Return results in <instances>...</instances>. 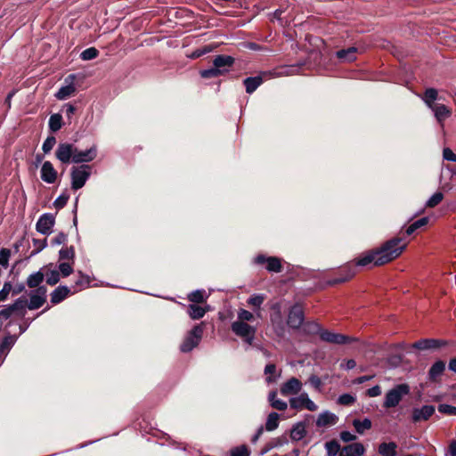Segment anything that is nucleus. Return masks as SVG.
<instances>
[{
	"instance_id": "nucleus-57",
	"label": "nucleus",
	"mask_w": 456,
	"mask_h": 456,
	"mask_svg": "<svg viewBox=\"0 0 456 456\" xmlns=\"http://www.w3.org/2000/svg\"><path fill=\"white\" fill-rule=\"evenodd\" d=\"M438 411L444 414L456 415V407L450 404H440L438 406Z\"/></svg>"
},
{
	"instance_id": "nucleus-49",
	"label": "nucleus",
	"mask_w": 456,
	"mask_h": 456,
	"mask_svg": "<svg viewBox=\"0 0 456 456\" xmlns=\"http://www.w3.org/2000/svg\"><path fill=\"white\" fill-rule=\"evenodd\" d=\"M11 250L8 248H2L0 250V265L4 268L8 267Z\"/></svg>"
},
{
	"instance_id": "nucleus-51",
	"label": "nucleus",
	"mask_w": 456,
	"mask_h": 456,
	"mask_svg": "<svg viewBox=\"0 0 456 456\" xmlns=\"http://www.w3.org/2000/svg\"><path fill=\"white\" fill-rule=\"evenodd\" d=\"M56 143V139L54 136H48L45 142H43V145H42V150L45 153H49L53 146L55 145Z\"/></svg>"
},
{
	"instance_id": "nucleus-14",
	"label": "nucleus",
	"mask_w": 456,
	"mask_h": 456,
	"mask_svg": "<svg viewBox=\"0 0 456 456\" xmlns=\"http://www.w3.org/2000/svg\"><path fill=\"white\" fill-rule=\"evenodd\" d=\"M447 344V341L442 339L425 338L416 341L411 346L418 350H428L439 348Z\"/></svg>"
},
{
	"instance_id": "nucleus-13",
	"label": "nucleus",
	"mask_w": 456,
	"mask_h": 456,
	"mask_svg": "<svg viewBox=\"0 0 456 456\" xmlns=\"http://www.w3.org/2000/svg\"><path fill=\"white\" fill-rule=\"evenodd\" d=\"M75 78V74H70L68 76V77L65 79L66 85L62 86L55 94V97L58 100H66L76 92V87L74 85Z\"/></svg>"
},
{
	"instance_id": "nucleus-53",
	"label": "nucleus",
	"mask_w": 456,
	"mask_h": 456,
	"mask_svg": "<svg viewBox=\"0 0 456 456\" xmlns=\"http://www.w3.org/2000/svg\"><path fill=\"white\" fill-rule=\"evenodd\" d=\"M60 281V273L57 270H52L46 273V282L49 285H55Z\"/></svg>"
},
{
	"instance_id": "nucleus-15",
	"label": "nucleus",
	"mask_w": 456,
	"mask_h": 456,
	"mask_svg": "<svg viewBox=\"0 0 456 456\" xmlns=\"http://www.w3.org/2000/svg\"><path fill=\"white\" fill-rule=\"evenodd\" d=\"M97 149L95 146H92L90 149L86 151H79L76 147V152L74 154V158L72 159V162L76 164L90 162L96 158Z\"/></svg>"
},
{
	"instance_id": "nucleus-60",
	"label": "nucleus",
	"mask_w": 456,
	"mask_h": 456,
	"mask_svg": "<svg viewBox=\"0 0 456 456\" xmlns=\"http://www.w3.org/2000/svg\"><path fill=\"white\" fill-rule=\"evenodd\" d=\"M443 158L445 160L456 162V154L450 148L444 149Z\"/></svg>"
},
{
	"instance_id": "nucleus-9",
	"label": "nucleus",
	"mask_w": 456,
	"mask_h": 456,
	"mask_svg": "<svg viewBox=\"0 0 456 456\" xmlns=\"http://www.w3.org/2000/svg\"><path fill=\"white\" fill-rule=\"evenodd\" d=\"M75 152L76 147L72 143L62 142L58 145L55 156L61 163L68 164L72 162Z\"/></svg>"
},
{
	"instance_id": "nucleus-48",
	"label": "nucleus",
	"mask_w": 456,
	"mask_h": 456,
	"mask_svg": "<svg viewBox=\"0 0 456 456\" xmlns=\"http://www.w3.org/2000/svg\"><path fill=\"white\" fill-rule=\"evenodd\" d=\"M69 199V195L67 193L61 194L54 201L53 206L57 209L64 208Z\"/></svg>"
},
{
	"instance_id": "nucleus-21",
	"label": "nucleus",
	"mask_w": 456,
	"mask_h": 456,
	"mask_svg": "<svg viewBox=\"0 0 456 456\" xmlns=\"http://www.w3.org/2000/svg\"><path fill=\"white\" fill-rule=\"evenodd\" d=\"M435 412V407L433 405H424L421 408H415L412 411V420L413 422H419L421 420L428 419Z\"/></svg>"
},
{
	"instance_id": "nucleus-6",
	"label": "nucleus",
	"mask_w": 456,
	"mask_h": 456,
	"mask_svg": "<svg viewBox=\"0 0 456 456\" xmlns=\"http://www.w3.org/2000/svg\"><path fill=\"white\" fill-rule=\"evenodd\" d=\"M47 289L45 286L38 287L29 293V301L27 300L28 309L37 310L46 301Z\"/></svg>"
},
{
	"instance_id": "nucleus-10",
	"label": "nucleus",
	"mask_w": 456,
	"mask_h": 456,
	"mask_svg": "<svg viewBox=\"0 0 456 456\" xmlns=\"http://www.w3.org/2000/svg\"><path fill=\"white\" fill-rule=\"evenodd\" d=\"M235 62V59L231 55H216L213 60V65L220 70V76L228 73Z\"/></svg>"
},
{
	"instance_id": "nucleus-3",
	"label": "nucleus",
	"mask_w": 456,
	"mask_h": 456,
	"mask_svg": "<svg viewBox=\"0 0 456 456\" xmlns=\"http://www.w3.org/2000/svg\"><path fill=\"white\" fill-rule=\"evenodd\" d=\"M91 175V167L88 165H81L71 168V188L74 191L79 190L86 184Z\"/></svg>"
},
{
	"instance_id": "nucleus-28",
	"label": "nucleus",
	"mask_w": 456,
	"mask_h": 456,
	"mask_svg": "<svg viewBox=\"0 0 456 456\" xmlns=\"http://www.w3.org/2000/svg\"><path fill=\"white\" fill-rule=\"evenodd\" d=\"M306 434L305 425L303 422L296 423L290 431V438L293 441H300L302 440Z\"/></svg>"
},
{
	"instance_id": "nucleus-55",
	"label": "nucleus",
	"mask_w": 456,
	"mask_h": 456,
	"mask_svg": "<svg viewBox=\"0 0 456 456\" xmlns=\"http://www.w3.org/2000/svg\"><path fill=\"white\" fill-rule=\"evenodd\" d=\"M68 240V236L64 232H59L55 237H53L51 240V244L53 246H58L61 244H65Z\"/></svg>"
},
{
	"instance_id": "nucleus-7",
	"label": "nucleus",
	"mask_w": 456,
	"mask_h": 456,
	"mask_svg": "<svg viewBox=\"0 0 456 456\" xmlns=\"http://www.w3.org/2000/svg\"><path fill=\"white\" fill-rule=\"evenodd\" d=\"M289 405L292 409L301 411L306 409L311 411L317 410V405L309 398L306 393H301L297 397H291L289 399Z\"/></svg>"
},
{
	"instance_id": "nucleus-16",
	"label": "nucleus",
	"mask_w": 456,
	"mask_h": 456,
	"mask_svg": "<svg viewBox=\"0 0 456 456\" xmlns=\"http://www.w3.org/2000/svg\"><path fill=\"white\" fill-rule=\"evenodd\" d=\"M320 338L322 340L332 344L337 345H343L349 343L351 341V338L347 336L338 334V333H333L329 330H321L320 332Z\"/></svg>"
},
{
	"instance_id": "nucleus-43",
	"label": "nucleus",
	"mask_w": 456,
	"mask_h": 456,
	"mask_svg": "<svg viewBox=\"0 0 456 456\" xmlns=\"http://www.w3.org/2000/svg\"><path fill=\"white\" fill-rule=\"evenodd\" d=\"M200 75L202 78L205 79L214 78L220 77V70L216 69L213 65V67L209 69L200 70Z\"/></svg>"
},
{
	"instance_id": "nucleus-26",
	"label": "nucleus",
	"mask_w": 456,
	"mask_h": 456,
	"mask_svg": "<svg viewBox=\"0 0 456 456\" xmlns=\"http://www.w3.org/2000/svg\"><path fill=\"white\" fill-rule=\"evenodd\" d=\"M12 313L20 317H24L27 312V299L23 297L17 298L12 304L9 305Z\"/></svg>"
},
{
	"instance_id": "nucleus-12",
	"label": "nucleus",
	"mask_w": 456,
	"mask_h": 456,
	"mask_svg": "<svg viewBox=\"0 0 456 456\" xmlns=\"http://www.w3.org/2000/svg\"><path fill=\"white\" fill-rule=\"evenodd\" d=\"M304 319V312L301 306L295 305L289 312L287 323L291 329H298L302 325Z\"/></svg>"
},
{
	"instance_id": "nucleus-5",
	"label": "nucleus",
	"mask_w": 456,
	"mask_h": 456,
	"mask_svg": "<svg viewBox=\"0 0 456 456\" xmlns=\"http://www.w3.org/2000/svg\"><path fill=\"white\" fill-rule=\"evenodd\" d=\"M203 335V328L201 324L195 325L187 334L183 342L180 346V349L183 353L191 352L196 347L201 340Z\"/></svg>"
},
{
	"instance_id": "nucleus-1",
	"label": "nucleus",
	"mask_w": 456,
	"mask_h": 456,
	"mask_svg": "<svg viewBox=\"0 0 456 456\" xmlns=\"http://www.w3.org/2000/svg\"><path fill=\"white\" fill-rule=\"evenodd\" d=\"M407 244L403 243L401 238H394L385 242L379 249L367 253L360 257L356 265L365 266L370 264L373 265H383L397 258L405 249Z\"/></svg>"
},
{
	"instance_id": "nucleus-25",
	"label": "nucleus",
	"mask_w": 456,
	"mask_h": 456,
	"mask_svg": "<svg viewBox=\"0 0 456 456\" xmlns=\"http://www.w3.org/2000/svg\"><path fill=\"white\" fill-rule=\"evenodd\" d=\"M338 421V417L330 411H324L321 413L316 420V425L318 427H327L335 425Z\"/></svg>"
},
{
	"instance_id": "nucleus-44",
	"label": "nucleus",
	"mask_w": 456,
	"mask_h": 456,
	"mask_svg": "<svg viewBox=\"0 0 456 456\" xmlns=\"http://www.w3.org/2000/svg\"><path fill=\"white\" fill-rule=\"evenodd\" d=\"M253 320L254 314L251 312L242 308L238 311L236 322H251Z\"/></svg>"
},
{
	"instance_id": "nucleus-18",
	"label": "nucleus",
	"mask_w": 456,
	"mask_h": 456,
	"mask_svg": "<svg viewBox=\"0 0 456 456\" xmlns=\"http://www.w3.org/2000/svg\"><path fill=\"white\" fill-rule=\"evenodd\" d=\"M430 110L433 111L434 113V116L436 119V121L439 123L442 130H444V120L446 118H448L451 114H452V111L451 110L446 107L444 104H436L435 106H433L432 108H430Z\"/></svg>"
},
{
	"instance_id": "nucleus-8",
	"label": "nucleus",
	"mask_w": 456,
	"mask_h": 456,
	"mask_svg": "<svg viewBox=\"0 0 456 456\" xmlns=\"http://www.w3.org/2000/svg\"><path fill=\"white\" fill-rule=\"evenodd\" d=\"M55 224V217L53 214L45 213L41 215L36 224L37 231L44 235H49L53 232Z\"/></svg>"
},
{
	"instance_id": "nucleus-59",
	"label": "nucleus",
	"mask_w": 456,
	"mask_h": 456,
	"mask_svg": "<svg viewBox=\"0 0 456 456\" xmlns=\"http://www.w3.org/2000/svg\"><path fill=\"white\" fill-rule=\"evenodd\" d=\"M346 273L344 277H341V278L334 280L333 281H330V284L345 282V281H348L349 279H351L355 274V272L350 268H346Z\"/></svg>"
},
{
	"instance_id": "nucleus-30",
	"label": "nucleus",
	"mask_w": 456,
	"mask_h": 456,
	"mask_svg": "<svg viewBox=\"0 0 456 456\" xmlns=\"http://www.w3.org/2000/svg\"><path fill=\"white\" fill-rule=\"evenodd\" d=\"M397 444L395 442L381 443L379 445V453L381 456H396Z\"/></svg>"
},
{
	"instance_id": "nucleus-34",
	"label": "nucleus",
	"mask_w": 456,
	"mask_h": 456,
	"mask_svg": "<svg viewBox=\"0 0 456 456\" xmlns=\"http://www.w3.org/2000/svg\"><path fill=\"white\" fill-rule=\"evenodd\" d=\"M444 370H445V363L441 360L436 361L429 369V371H428L429 379L432 380L436 379L437 377L442 375V373L444 371Z\"/></svg>"
},
{
	"instance_id": "nucleus-61",
	"label": "nucleus",
	"mask_w": 456,
	"mask_h": 456,
	"mask_svg": "<svg viewBox=\"0 0 456 456\" xmlns=\"http://www.w3.org/2000/svg\"><path fill=\"white\" fill-rule=\"evenodd\" d=\"M340 438L342 441L349 443L354 441L356 439V436L349 431H342L340 433Z\"/></svg>"
},
{
	"instance_id": "nucleus-52",
	"label": "nucleus",
	"mask_w": 456,
	"mask_h": 456,
	"mask_svg": "<svg viewBox=\"0 0 456 456\" xmlns=\"http://www.w3.org/2000/svg\"><path fill=\"white\" fill-rule=\"evenodd\" d=\"M355 397L350 394H343L338 396V403L341 405H352L355 402Z\"/></svg>"
},
{
	"instance_id": "nucleus-22",
	"label": "nucleus",
	"mask_w": 456,
	"mask_h": 456,
	"mask_svg": "<svg viewBox=\"0 0 456 456\" xmlns=\"http://www.w3.org/2000/svg\"><path fill=\"white\" fill-rule=\"evenodd\" d=\"M275 308L277 309V312L275 313V314L271 316V322H272V325H273L275 334L278 337L282 338L285 334V326H284V323L282 321V316H281V314L280 311V306L279 305L273 306V309H275Z\"/></svg>"
},
{
	"instance_id": "nucleus-39",
	"label": "nucleus",
	"mask_w": 456,
	"mask_h": 456,
	"mask_svg": "<svg viewBox=\"0 0 456 456\" xmlns=\"http://www.w3.org/2000/svg\"><path fill=\"white\" fill-rule=\"evenodd\" d=\"M188 299L192 303H202L206 299V292L204 289H197L188 295Z\"/></svg>"
},
{
	"instance_id": "nucleus-31",
	"label": "nucleus",
	"mask_w": 456,
	"mask_h": 456,
	"mask_svg": "<svg viewBox=\"0 0 456 456\" xmlns=\"http://www.w3.org/2000/svg\"><path fill=\"white\" fill-rule=\"evenodd\" d=\"M208 310V308H204L195 304H191L188 305L187 313L192 320H199L205 315Z\"/></svg>"
},
{
	"instance_id": "nucleus-32",
	"label": "nucleus",
	"mask_w": 456,
	"mask_h": 456,
	"mask_svg": "<svg viewBox=\"0 0 456 456\" xmlns=\"http://www.w3.org/2000/svg\"><path fill=\"white\" fill-rule=\"evenodd\" d=\"M268 401L271 406L278 411H284L288 407V403L285 401L277 398V392L275 391L269 394Z\"/></svg>"
},
{
	"instance_id": "nucleus-38",
	"label": "nucleus",
	"mask_w": 456,
	"mask_h": 456,
	"mask_svg": "<svg viewBox=\"0 0 456 456\" xmlns=\"http://www.w3.org/2000/svg\"><path fill=\"white\" fill-rule=\"evenodd\" d=\"M353 425L359 434H362L365 430H368L371 428V421L367 418L362 420L354 419L353 421Z\"/></svg>"
},
{
	"instance_id": "nucleus-42",
	"label": "nucleus",
	"mask_w": 456,
	"mask_h": 456,
	"mask_svg": "<svg viewBox=\"0 0 456 456\" xmlns=\"http://www.w3.org/2000/svg\"><path fill=\"white\" fill-rule=\"evenodd\" d=\"M325 449L327 456H337L338 452L340 451V445L336 440H331L325 444Z\"/></svg>"
},
{
	"instance_id": "nucleus-45",
	"label": "nucleus",
	"mask_w": 456,
	"mask_h": 456,
	"mask_svg": "<svg viewBox=\"0 0 456 456\" xmlns=\"http://www.w3.org/2000/svg\"><path fill=\"white\" fill-rule=\"evenodd\" d=\"M98 54H99V52L96 48L90 47V48L84 50L81 53L80 57L84 61H90V60L96 58L98 56Z\"/></svg>"
},
{
	"instance_id": "nucleus-29",
	"label": "nucleus",
	"mask_w": 456,
	"mask_h": 456,
	"mask_svg": "<svg viewBox=\"0 0 456 456\" xmlns=\"http://www.w3.org/2000/svg\"><path fill=\"white\" fill-rule=\"evenodd\" d=\"M263 83V78L260 76L249 77L244 79L243 84L246 87L248 94H252Z\"/></svg>"
},
{
	"instance_id": "nucleus-19",
	"label": "nucleus",
	"mask_w": 456,
	"mask_h": 456,
	"mask_svg": "<svg viewBox=\"0 0 456 456\" xmlns=\"http://www.w3.org/2000/svg\"><path fill=\"white\" fill-rule=\"evenodd\" d=\"M302 388V383L297 378L287 380L281 387V394L284 396L297 394Z\"/></svg>"
},
{
	"instance_id": "nucleus-56",
	"label": "nucleus",
	"mask_w": 456,
	"mask_h": 456,
	"mask_svg": "<svg viewBox=\"0 0 456 456\" xmlns=\"http://www.w3.org/2000/svg\"><path fill=\"white\" fill-rule=\"evenodd\" d=\"M12 289L11 282H4L3 289L0 290V301H5Z\"/></svg>"
},
{
	"instance_id": "nucleus-4",
	"label": "nucleus",
	"mask_w": 456,
	"mask_h": 456,
	"mask_svg": "<svg viewBox=\"0 0 456 456\" xmlns=\"http://www.w3.org/2000/svg\"><path fill=\"white\" fill-rule=\"evenodd\" d=\"M231 330L236 336L241 338L248 346L253 344L256 332V327L251 326L247 322L234 321L231 325Z\"/></svg>"
},
{
	"instance_id": "nucleus-11",
	"label": "nucleus",
	"mask_w": 456,
	"mask_h": 456,
	"mask_svg": "<svg viewBox=\"0 0 456 456\" xmlns=\"http://www.w3.org/2000/svg\"><path fill=\"white\" fill-rule=\"evenodd\" d=\"M255 263L257 265L266 264V270L272 273H280L282 269L281 259L276 256L266 257L264 255H258L255 258Z\"/></svg>"
},
{
	"instance_id": "nucleus-58",
	"label": "nucleus",
	"mask_w": 456,
	"mask_h": 456,
	"mask_svg": "<svg viewBox=\"0 0 456 456\" xmlns=\"http://www.w3.org/2000/svg\"><path fill=\"white\" fill-rule=\"evenodd\" d=\"M308 382L311 384L313 387H314L316 390L321 391L322 382L321 379L316 375H311L308 379Z\"/></svg>"
},
{
	"instance_id": "nucleus-17",
	"label": "nucleus",
	"mask_w": 456,
	"mask_h": 456,
	"mask_svg": "<svg viewBox=\"0 0 456 456\" xmlns=\"http://www.w3.org/2000/svg\"><path fill=\"white\" fill-rule=\"evenodd\" d=\"M41 179L47 183H53L57 179V171L50 161H45L41 167Z\"/></svg>"
},
{
	"instance_id": "nucleus-35",
	"label": "nucleus",
	"mask_w": 456,
	"mask_h": 456,
	"mask_svg": "<svg viewBox=\"0 0 456 456\" xmlns=\"http://www.w3.org/2000/svg\"><path fill=\"white\" fill-rule=\"evenodd\" d=\"M357 49L355 47H349L347 49H342L337 52V57L345 61H352L355 60V53Z\"/></svg>"
},
{
	"instance_id": "nucleus-2",
	"label": "nucleus",
	"mask_w": 456,
	"mask_h": 456,
	"mask_svg": "<svg viewBox=\"0 0 456 456\" xmlns=\"http://www.w3.org/2000/svg\"><path fill=\"white\" fill-rule=\"evenodd\" d=\"M410 393V387L407 384H399L388 390L385 395L383 407L390 409L397 406L403 397Z\"/></svg>"
},
{
	"instance_id": "nucleus-24",
	"label": "nucleus",
	"mask_w": 456,
	"mask_h": 456,
	"mask_svg": "<svg viewBox=\"0 0 456 456\" xmlns=\"http://www.w3.org/2000/svg\"><path fill=\"white\" fill-rule=\"evenodd\" d=\"M70 293L67 286H59L51 293V303L53 305L63 301Z\"/></svg>"
},
{
	"instance_id": "nucleus-46",
	"label": "nucleus",
	"mask_w": 456,
	"mask_h": 456,
	"mask_svg": "<svg viewBox=\"0 0 456 456\" xmlns=\"http://www.w3.org/2000/svg\"><path fill=\"white\" fill-rule=\"evenodd\" d=\"M444 199V194L440 191L434 193L427 201L428 208H434L437 206Z\"/></svg>"
},
{
	"instance_id": "nucleus-63",
	"label": "nucleus",
	"mask_w": 456,
	"mask_h": 456,
	"mask_svg": "<svg viewBox=\"0 0 456 456\" xmlns=\"http://www.w3.org/2000/svg\"><path fill=\"white\" fill-rule=\"evenodd\" d=\"M366 394L370 397H376L381 395V387L376 385L366 391Z\"/></svg>"
},
{
	"instance_id": "nucleus-64",
	"label": "nucleus",
	"mask_w": 456,
	"mask_h": 456,
	"mask_svg": "<svg viewBox=\"0 0 456 456\" xmlns=\"http://www.w3.org/2000/svg\"><path fill=\"white\" fill-rule=\"evenodd\" d=\"M428 223V217L425 216L412 223L413 227L417 230L425 226Z\"/></svg>"
},
{
	"instance_id": "nucleus-40",
	"label": "nucleus",
	"mask_w": 456,
	"mask_h": 456,
	"mask_svg": "<svg viewBox=\"0 0 456 456\" xmlns=\"http://www.w3.org/2000/svg\"><path fill=\"white\" fill-rule=\"evenodd\" d=\"M265 297L263 294H254L248 299V304L259 311Z\"/></svg>"
},
{
	"instance_id": "nucleus-27",
	"label": "nucleus",
	"mask_w": 456,
	"mask_h": 456,
	"mask_svg": "<svg viewBox=\"0 0 456 456\" xmlns=\"http://www.w3.org/2000/svg\"><path fill=\"white\" fill-rule=\"evenodd\" d=\"M425 104L428 107V109L436 105L435 102L438 99V91L435 88H428L425 90L423 96L421 97Z\"/></svg>"
},
{
	"instance_id": "nucleus-47",
	"label": "nucleus",
	"mask_w": 456,
	"mask_h": 456,
	"mask_svg": "<svg viewBox=\"0 0 456 456\" xmlns=\"http://www.w3.org/2000/svg\"><path fill=\"white\" fill-rule=\"evenodd\" d=\"M231 456H250V452L246 445H240L231 450Z\"/></svg>"
},
{
	"instance_id": "nucleus-20",
	"label": "nucleus",
	"mask_w": 456,
	"mask_h": 456,
	"mask_svg": "<svg viewBox=\"0 0 456 456\" xmlns=\"http://www.w3.org/2000/svg\"><path fill=\"white\" fill-rule=\"evenodd\" d=\"M17 341V336L16 335H11L8 334L4 336L0 343V356L1 362H4L7 354H9L10 350L12 348V346L15 345Z\"/></svg>"
},
{
	"instance_id": "nucleus-62",
	"label": "nucleus",
	"mask_w": 456,
	"mask_h": 456,
	"mask_svg": "<svg viewBox=\"0 0 456 456\" xmlns=\"http://www.w3.org/2000/svg\"><path fill=\"white\" fill-rule=\"evenodd\" d=\"M12 314V310L11 309L10 305H7L4 309L0 310V321L2 320H7L9 319Z\"/></svg>"
},
{
	"instance_id": "nucleus-54",
	"label": "nucleus",
	"mask_w": 456,
	"mask_h": 456,
	"mask_svg": "<svg viewBox=\"0 0 456 456\" xmlns=\"http://www.w3.org/2000/svg\"><path fill=\"white\" fill-rule=\"evenodd\" d=\"M58 269H59V273H61V275L63 277H67L69 275H70L72 273H73V267L69 263H61L59 265H58Z\"/></svg>"
},
{
	"instance_id": "nucleus-37",
	"label": "nucleus",
	"mask_w": 456,
	"mask_h": 456,
	"mask_svg": "<svg viewBox=\"0 0 456 456\" xmlns=\"http://www.w3.org/2000/svg\"><path fill=\"white\" fill-rule=\"evenodd\" d=\"M62 117L61 114H53L49 118V128L53 132H57L61 128Z\"/></svg>"
},
{
	"instance_id": "nucleus-41",
	"label": "nucleus",
	"mask_w": 456,
	"mask_h": 456,
	"mask_svg": "<svg viewBox=\"0 0 456 456\" xmlns=\"http://www.w3.org/2000/svg\"><path fill=\"white\" fill-rule=\"evenodd\" d=\"M74 257L75 249L73 246L62 248L59 251V258L61 260H73Z\"/></svg>"
},
{
	"instance_id": "nucleus-36",
	"label": "nucleus",
	"mask_w": 456,
	"mask_h": 456,
	"mask_svg": "<svg viewBox=\"0 0 456 456\" xmlns=\"http://www.w3.org/2000/svg\"><path fill=\"white\" fill-rule=\"evenodd\" d=\"M279 426V414L277 412H271L265 422V429L267 431H273Z\"/></svg>"
},
{
	"instance_id": "nucleus-23",
	"label": "nucleus",
	"mask_w": 456,
	"mask_h": 456,
	"mask_svg": "<svg viewBox=\"0 0 456 456\" xmlns=\"http://www.w3.org/2000/svg\"><path fill=\"white\" fill-rule=\"evenodd\" d=\"M364 452L365 448L361 443H354L343 447L340 456H362Z\"/></svg>"
},
{
	"instance_id": "nucleus-33",
	"label": "nucleus",
	"mask_w": 456,
	"mask_h": 456,
	"mask_svg": "<svg viewBox=\"0 0 456 456\" xmlns=\"http://www.w3.org/2000/svg\"><path fill=\"white\" fill-rule=\"evenodd\" d=\"M45 273L42 270L31 273L27 279V285L29 288H38L40 283L44 281Z\"/></svg>"
},
{
	"instance_id": "nucleus-50",
	"label": "nucleus",
	"mask_w": 456,
	"mask_h": 456,
	"mask_svg": "<svg viewBox=\"0 0 456 456\" xmlns=\"http://www.w3.org/2000/svg\"><path fill=\"white\" fill-rule=\"evenodd\" d=\"M33 245L35 247V249L31 253L32 256L39 253L41 250H43L45 248H46L47 240H46V239H43V240L33 239Z\"/></svg>"
}]
</instances>
